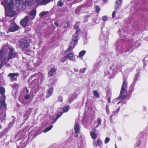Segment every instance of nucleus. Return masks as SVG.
<instances>
[{
  "instance_id": "obj_30",
  "label": "nucleus",
  "mask_w": 148,
  "mask_h": 148,
  "mask_svg": "<svg viewBox=\"0 0 148 148\" xmlns=\"http://www.w3.org/2000/svg\"><path fill=\"white\" fill-rule=\"evenodd\" d=\"M93 130H94L90 132V134L92 138L93 139H95L97 137V135L95 133V132L96 131V130L95 128L93 129Z\"/></svg>"
},
{
  "instance_id": "obj_56",
  "label": "nucleus",
  "mask_w": 148,
  "mask_h": 148,
  "mask_svg": "<svg viewBox=\"0 0 148 148\" xmlns=\"http://www.w3.org/2000/svg\"><path fill=\"white\" fill-rule=\"evenodd\" d=\"M30 97V95L28 94H27L25 97V99L26 100L29 99Z\"/></svg>"
},
{
  "instance_id": "obj_63",
  "label": "nucleus",
  "mask_w": 148,
  "mask_h": 148,
  "mask_svg": "<svg viewBox=\"0 0 148 148\" xmlns=\"http://www.w3.org/2000/svg\"><path fill=\"white\" fill-rule=\"evenodd\" d=\"M21 0H16V4H17L18 6L20 4L21 1Z\"/></svg>"
},
{
  "instance_id": "obj_53",
  "label": "nucleus",
  "mask_w": 148,
  "mask_h": 148,
  "mask_svg": "<svg viewBox=\"0 0 148 148\" xmlns=\"http://www.w3.org/2000/svg\"><path fill=\"white\" fill-rule=\"evenodd\" d=\"M90 17V15H86V16H85L84 17V21L86 22L88 21V18Z\"/></svg>"
},
{
  "instance_id": "obj_61",
  "label": "nucleus",
  "mask_w": 148,
  "mask_h": 148,
  "mask_svg": "<svg viewBox=\"0 0 148 148\" xmlns=\"http://www.w3.org/2000/svg\"><path fill=\"white\" fill-rule=\"evenodd\" d=\"M108 19L106 16H104L102 17V19L103 21H105L107 20Z\"/></svg>"
},
{
  "instance_id": "obj_8",
  "label": "nucleus",
  "mask_w": 148,
  "mask_h": 148,
  "mask_svg": "<svg viewBox=\"0 0 148 148\" xmlns=\"http://www.w3.org/2000/svg\"><path fill=\"white\" fill-rule=\"evenodd\" d=\"M1 3L4 6L5 8L13 7L14 5L13 0H4Z\"/></svg>"
},
{
  "instance_id": "obj_40",
  "label": "nucleus",
  "mask_w": 148,
  "mask_h": 148,
  "mask_svg": "<svg viewBox=\"0 0 148 148\" xmlns=\"http://www.w3.org/2000/svg\"><path fill=\"white\" fill-rule=\"evenodd\" d=\"M53 125H51L49 127H47L45 130L43 131L44 133H46L50 130L53 127Z\"/></svg>"
},
{
  "instance_id": "obj_6",
  "label": "nucleus",
  "mask_w": 148,
  "mask_h": 148,
  "mask_svg": "<svg viewBox=\"0 0 148 148\" xmlns=\"http://www.w3.org/2000/svg\"><path fill=\"white\" fill-rule=\"evenodd\" d=\"M19 43V46L22 50L27 48L30 45L28 40L24 39H21Z\"/></svg>"
},
{
  "instance_id": "obj_32",
  "label": "nucleus",
  "mask_w": 148,
  "mask_h": 148,
  "mask_svg": "<svg viewBox=\"0 0 148 148\" xmlns=\"http://www.w3.org/2000/svg\"><path fill=\"white\" fill-rule=\"evenodd\" d=\"M122 0H116V5L114 6V9H116L118 8L121 5Z\"/></svg>"
},
{
  "instance_id": "obj_49",
  "label": "nucleus",
  "mask_w": 148,
  "mask_h": 148,
  "mask_svg": "<svg viewBox=\"0 0 148 148\" xmlns=\"http://www.w3.org/2000/svg\"><path fill=\"white\" fill-rule=\"evenodd\" d=\"M95 9L96 12L97 13H99L100 11V9L99 7L98 6L96 5L95 7Z\"/></svg>"
},
{
  "instance_id": "obj_37",
  "label": "nucleus",
  "mask_w": 148,
  "mask_h": 148,
  "mask_svg": "<svg viewBox=\"0 0 148 148\" xmlns=\"http://www.w3.org/2000/svg\"><path fill=\"white\" fill-rule=\"evenodd\" d=\"M12 118H13V119H12V122H10V123L8 125V127L9 128H10V127H12V126L14 123L15 122V118L14 117V116H12Z\"/></svg>"
},
{
  "instance_id": "obj_38",
  "label": "nucleus",
  "mask_w": 148,
  "mask_h": 148,
  "mask_svg": "<svg viewBox=\"0 0 148 148\" xmlns=\"http://www.w3.org/2000/svg\"><path fill=\"white\" fill-rule=\"evenodd\" d=\"M1 104L3 107H6V105L5 103V99L3 98L0 99V104Z\"/></svg>"
},
{
  "instance_id": "obj_27",
  "label": "nucleus",
  "mask_w": 148,
  "mask_h": 148,
  "mask_svg": "<svg viewBox=\"0 0 148 148\" xmlns=\"http://www.w3.org/2000/svg\"><path fill=\"white\" fill-rule=\"evenodd\" d=\"M80 127L79 123H76L74 125V130L75 131V133L76 134L78 133L79 132Z\"/></svg>"
},
{
  "instance_id": "obj_52",
  "label": "nucleus",
  "mask_w": 148,
  "mask_h": 148,
  "mask_svg": "<svg viewBox=\"0 0 148 148\" xmlns=\"http://www.w3.org/2000/svg\"><path fill=\"white\" fill-rule=\"evenodd\" d=\"M58 101L60 102H62L63 101V97L62 96L59 95L58 98Z\"/></svg>"
},
{
  "instance_id": "obj_2",
  "label": "nucleus",
  "mask_w": 148,
  "mask_h": 148,
  "mask_svg": "<svg viewBox=\"0 0 148 148\" xmlns=\"http://www.w3.org/2000/svg\"><path fill=\"white\" fill-rule=\"evenodd\" d=\"M123 82L119 96L114 100V101L120 100H124L125 99L127 100H129L131 98L132 94L134 89V86L131 84L129 89L127 90V82L126 77H123Z\"/></svg>"
},
{
  "instance_id": "obj_45",
  "label": "nucleus",
  "mask_w": 148,
  "mask_h": 148,
  "mask_svg": "<svg viewBox=\"0 0 148 148\" xmlns=\"http://www.w3.org/2000/svg\"><path fill=\"white\" fill-rule=\"evenodd\" d=\"M49 82H50V84L49 86H50V85H54L55 83L56 80L55 79H50Z\"/></svg>"
},
{
  "instance_id": "obj_50",
  "label": "nucleus",
  "mask_w": 148,
  "mask_h": 148,
  "mask_svg": "<svg viewBox=\"0 0 148 148\" xmlns=\"http://www.w3.org/2000/svg\"><path fill=\"white\" fill-rule=\"evenodd\" d=\"M67 58L66 55L62 58L61 61L62 62H64L67 60Z\"/></svg>"
},
{
  "instance_id": "obj_33",
  "label": "nucleus",
  "mask_w": 148,
  "mask_h": 148,
  "mask_svg": "<svg viewBox=\"0 0 148 148\" xmlns=\"http://www.w3.org/2000/svg\"><path fill=\"white\" fill-rule=\"evenodd\" d=\"M49 13V12L48 11L42 12L40 13L39 15L40 18H42L48 14Z\"/></svg>"
},
{
  "instance_id": "obj_42",
  "label": "nucleus",
  "mask_w": 148,
  "mask_h": 148,
  "mask_svg": "<svg viewBox=\"0 0 148 148\" xmlns=\"http://www.w3.org/2000/svg\"><path fill=\"white\" fill-rule=\"evenodd\" d=\"M5 92V88L3 87L0 86V94L4 95Z\"/></svg>"
},
{
  "instance_id": "obj_14",
  "label": "nucleus",
  "mask_w": 148,
  "mask_h": 148,
  "mask_svg": "<svg viewBox=\"0 0 148 148\" xmlns=\"http://www.w3.org/2000/svg\"><path fill=\"white\" fill-rule=\"evenodd\" d=\"M86 9V7L83 5H80L75 10V13L77 15H80V12L83 13V10Z\"/></svg>"
},
{
  "instance_id": "obj_35",
  "label": "nucleus",
  "mask_w": 148,
  "mask_h": 148,
  "mask_svg": "<svg viewBox=\"0 0 148 148\" xmlns=\"http://www.w3.org/2000/svg\"><path fill=\"white\" fill-rule=\"evenodd\" d=\"M143 62L144 63L143 68H144L145 66H146V64H148V56H147L144 57L143 60Z\"/></svg>"
},
{
  "instance_id": "obj_39",
  "label": "nucleus",
  "mask_w": 148,
  "mask_h": 148,
  "mask_svg": "<svg viewBox=\"0 0 148 148\" xmlns=\"http://www.w3.org/2000/svg\"><path fill=\"white\" fill-rule=\"evenodd\" d=\"M29 113L27 111L24 114L23 116L25 118L24 120H27L29 118Z\"/></svg>"
},
{
  "instance_id": "obj_48",
  "label": "nucleus",
  "mask_w": 148,
  "mask_h": 148,
  "mask_svg": "<svg viewBox=\"0 0 148 148\" xmlns=\"http://www.w3.org/2000/svg\"><path fill=\"white\" fill-rule=\"evenodd\" d=\"M120 110V108H119L117 109L116 110H114L113 111L112 114L113 115H116L118 112H119Z\"/></svg>"
},
{
  "instance_id": "obj_55",
  "label": "nucleus",
  "mask_w": 148,
  "mask_h": 148,
  "mask_svg": "<svg viewBox=\"0 0 148 148\" xmlns=\"http://www.w3.org/2000/svg\"><path fill=\"white\" fill-rule=\"evenodd\" d=\"M97 144L99 146V147H100V145L102 143V141L101 140H100L99 139H98L97 140Z\"/></svg>"
},
{
  "instance_id": "obj_7",
  "label": "nucleus",
  "mask_w": 148,
  "mask_h": 148,
  "mask_svg": "<svg viewBox=\"0 0 148 148\" xmlns=\"http://www.w3.org/2000/svg\"><path fill=\"white\" fill-rule=\"evenodd\" d=\"M108 36V34L107 32H102V33L99 37V39L100 41L107 43L109 40Z\"/></svg>"
},
{
  "instance_id": "obj_26",
  "label": "nucleus",
  "mask_w": 148,
  "mask_h": 148,
  "mask_svg": "<svg viewBox=\"0 0 148 148\" xmlns=\"http://www.w3.org/2000/svg\"><path fill=\"white\" fill-rule=\"evenodd\" d=\"M26 143L24 142V140H22L20 142L19 145L17 146L16 148H24L26 147Z\"/></svg>"
},
{
  "instance_id": "obj_3",
  "label": "nucleus",
  "mask_w": 148,
  "mask_h": 148,
  "mask_svg": "<svg viewBox=\"0 0 148 148\" xmlns=\"http://www.w3.org/2000/svg\"><path fill=\"white\" fill-rule=\"evenodd\" d=\"M44 76L42 74L38 73L32 75L28 79V82L29 84L35 85L36 83L42 82L44 80Z\"/></svg>"
},
{
  "instance_id": "obj_41",
  "label": "nucleus",
  "mask_w": 148,
  "mask_h": 148,
  "mask_svg": "<svg viewBox=\"0 0 148 148\" xmlns=\"http://www.w3.org/2000/svg\"><path fill=\"white\" fill-rule=\"evenodd\" d=\"M86 51L84 50H83L80 52L79 53V57H82L86 53Z\"/></svg>"
},
{
  "instance_id": "obj_15",
  "label": "nucleus",
  "mask_w": 148,
  "mask_h": 148,
  "mask_svg": "<svg viewBox=\"0 0 148 148\" xmlns=\"http://www.w3.org/2000/svg\"><path fill=\"white\" fill-rule=\"evenodd\" d=\"M102 59L99 57L97 59V61L94 65V69L95 71L98 70L101 64Z\"/></svg>"
},
{
  "instance_id": "obj_10",
  "label": "nucleus",
  "mask_w": 148,
  "mask_h": 148,
  "mask_svg": "<svg viewBox=\"0 0 148 148\" xmlns=\"http://www.w3.org/2000/svg\"><path fill=\"white\" fill-rule=\"evenodd\" d=\"M19 29V26L14 22L11 23L9 28L8 29V32H14L18 31Z\"/></svg>"
},
{
  "instance_id": "obj_29",
  "label": "nucleus",
  "mask_w": 148,
  "mask_h": 148,
  "mask_svg": "<svg viewBox=\"0 0 148 148\" xmlns=\"http://www.w3.org/2000/svg\"><path fill=\"white\" fill-rule=\"evenodd\" d=\"M23 52L25 54L28 56H32V53H33V51L30 49H27L25 50H23Z\"/></svg>"
},
{
  "instance_id": "obj_17",
  "label": "nucleus",
  "mask_w": 148,
  "mask_h": 148,
  "mask_svg": "<svg viewBox=\"0 0 148 148\" xmlns=\"http://www.w3.org/2000/svg\"><path fill=\"white\" fill-rule=\"evenodd\" d=\"M14 50L15 49L13 48H12L10 49L9 55V59L15 58L17 55V53L15 52Z\"/></svg>"
},
{
  "instance_id": "obj_12",
  "label": "nucleus",
  "mask_w": 148,
  "mask_h": 148,
  "mask_svg": "<svg viewBox=\"0 0 148 148\" xmlns=\"http://www.w3.org/2000/svg\"><path fill=\"white\" fill-rule=\"evenodd\" d=\"M29 20V16H26L25 17L20 21V24L23 27H25L27 26V23Z\"/></svg>"
},
{
  "instance_id": "obj_21",
  "label": "nucleus",
  "mask_w": 148,
  "mask_h": 148,
  "mask_svg": "<svg viewBox=\"0 0 148 148\" xmlns=\"http://www.w3.org/2000/svg\"><path fill=\"white\" fill-rule=\"evenodd\" d=\"M49 88L47 91V94L46 96V98H48L51 96L53 93V87L49 86Z\"/></svg>"
},
{
  "instance_id": "obj_46",
  "label": "nucleus",
  "mask_w": 148,
  "mask_h": 148,
  "mask_svg": "<svg viewBox=\"0 0 148 148\" xmlns=\"http://www.w3.org/2000/svg\"><path fill=\"white\" fill-rule=\"evenodd\" d=\"M93 92L94 95L97 98H99V93L97 91L94 90L93 91Z\"/></svg>"
},
{
  "instance_id": "obj_16",
  "label": "nucleus",
  "mask_w": 148,
  "mask_h": 148,
  "mask_svg": "<svg viewBox=\"0 0 148 148\" xmlns=\"http://www.w3.org/2000/svg\"><path fill=\"white\" fill-rule=\"evenodd\" d=\"M140 69H137L136 70L138 72L136 73L134 75V82L132 84V85L135 86L136 83V81L139 79V77L140 76Z\"/></svg>"
},
{
  "instance_id": "obj_64",
  "label": "nucleus",
  "mask_w": 148,
  "mask_h": 148,
  "mask_svg": "<svg viewBox=\"0 0 148 148\" xmlns=\"http://www.w3.org/2000/svg\"><path fill=\"white\" fill-rule=\"evenodd\" d=\"M49 123H47V122L46 121H45L44 122H43L42 124V126H45L47 125Z\"/></svg>"
},
{
  "instance_id": "obj_11",
  "label": "nucleus",
  "mask_w": 148,
  "mask_h": 148,
  "mask_svg": "<svg viewBox=\"0 0 148 148\" xmlns=\"http://www.w3.org/2000/svg\"><path fill=\"white\" fill-rule=\"evenodd\" d=\"M25 135V132L23 131H19L15 137V140L16 141H18L23 138Z\"/></svg>"
},
{
  "instance_id": "obj_54",
  "label": "nucleus",
  "mask_w": 148,
  "mask_h": 148,
  "mask_svg": "<svg viewBox=\"0 0 148 148\" xmlns=\"http://www.w3.org/2000/svg\"><path fill=\"white\" fill-rule=\"evenodd\" d=\"M25 1L29 5H31L32 3V0H26Z\"/></svg>"
},
{
  "instance_id": "obj_1",
  "label": "nucleus",
  "mask_w": 148,
  "mask_h": 148,
  "mask_svg": "<svg viewBox=\"0 0 148 148\" xmlns=\"http://www.w3.org/2000/svg\"><path fill=\"white\" fill-rule=\"evenodd\" d=\"M127 29V27L124 26L119 30L118 34L121 35V38L116 40L115 43V49L118 55L119 54L127 55L129 51H133L139 46L138 41H134L132 38L129 39L127 36L125 35Z\"/></svg>"
},
{
  "instance_id": "obj_9",
  "label": "nucleus",
  "mask_w": 148,
  "mask_h": 148,
  "mask_svg": "<svg viewBox=\"0 0 148 148\" xmlns=\"http://www.w3.org/2000/svg\"><path fill=\"white\" fill-rule=\"evenodd\" d=\"M5 14L6 16L13 17L15 15V12L13 10V7L5 8Z\"/></svg>"
},
{
  "instance_id": "obj_59",
  "label": "nucleus",
  "mask_w": 148,
  "mask_h": 148,
  "mask_svg": "<svg viewBox=\"0 0 148 148\" xmlns=\"http://www.w3.org/2000/svg\"><path fill=\"white\" fill-rule=\"evenodd\" d=\"M110 138L107 137L105 140V144H107V143L110 140Z\"/></svg>"
},
{
  "instance_id": "obj_36",
  "label": "nucleus",
  "mask_w": 148,
  "mask_h": 148,
  "mask_svg": "<svg viewBox=\"0 0 148 148\" xmlns=\"http://www.w3.org/2000/svg\"><path fill=\"white\" fill-rule=\"evenodd\" d=\"M42 62V59L41 58H38L37 60V62L34 63V65L36 66H39Z\"/></svg>"
},
{
  "instance_id": "obj_60",
  "label": "nucleus",
  "mask_w": 148,
  "mask_h": 148,
  "mask_svg": "<svg viewBox=\"0 0 148 148\" xmlns=\"http://www.w3.org/2000/svg\"><path fill=\"white\" fill-rule=\"evenodd\" d=\"M5 116H2L0 118V122L1 123H2L5 119V116H6V114H5Z\"/></svg>"
},
{
  "instance_id": "obj_24",
  "label": "nucleus",
  "mask_w": 148,
  "mask_h": 148,
  "mask_svg": "<svg viewBox=\"0 0 148 148\" xmlns=\"http://www.w3.org/2000/svg\"><path fill=\"white\" fill-rule=\"evenodd\" d=\"M56 69L55 68H51L48 72V75L49 77H51L54 75V73L56 72Z\"/></svg>"
},
{
  "instance_id": "obj_58",
  "label": "nucleus",
  "mask_w": 148,
  "mask_h": 148,
  "mask_svg": "<svg viewBox=\"0 0 148 148\" xmlns=\"http://www.w3.org/2000/svg\"><path fill=\"white\" fill-rule=\"evenodd\" d=\"M105 75H108L110 73V72L107 69H106L104 71Z\"/></svg>"
},
{
  "instance_id": "obj_62",
  "label": "nucleus",
  "mask_w": 148,
  "mask_h": 148,
  "mask_svg": "<svg viewBox=\"0 0 148 148\" xmlns=\"http://www.w3.org/2000/svg\"><path fill=\"white\" fill-rule=\"evenodd\" d=\"M106 113L107 114H108L109 112V108L108 106L107 105L106 106Z\"/></svg>"
},
{
  "instance_id": "obj_31",
  "label": "nucleus",
  "mask_w": 148,
  "mask_h": 148,
  "mask_svg": "<svg viewBox=\"0 0 148 148\" xmlns=\"http://www.w3.org/2000/svg\"><path fill=\"white\" fill-rule=\"evenodd\" d=\"M80 32V30L79 29H77L75 32V34H74L73 35V37L76 39H78V36Z\"/></svg>"
},
{
  "instance_id": "obj_51",
  "label": "nucleus",
  "mask_w": 148,
  "mask_h": 148,
  "mask_svg": "<svg viewBox=\"0 0 148 148\" xmlns=\"http://www.w3.org/2000/svg\"><path fill=\"white\" fill-rule=\"evenodd\" d=\"M70 24V21H67L65 23L64 25V27L65 28H67Z\"/></svg>"
},
{
  "instance_id": "obj_5",
  "label": "nucleus",
  "mask_w": 148,
  "mask_h": 148,
  "mask_svg": "<svg viewBox=\"0 0 148 148\" xmlns=\"http://www.w3.org/2000/svg\"><path fill=\"white\" fill-rule=\"evenodd\" d=\"M79 39H76L72 37V40L71 41L69 45V47L65 51V53L72 50L77 43Z\"/></svg>"
},
{
  "instance_id": "obj_23",
  "label": "nucleus",
  "mask_w": 148,
  "mask_h": 148,
  "mask_svg": "<svg viewBox=\"0 0 148 148\" xmlns=\"http://www.w3.org/2000/svg\"><path fill=\"white\" fill-rule=\"evenodd\" d=\"M77 95L76 92H75L72 95H71L69 97V101L70 103H71L74 100L77 98Z\"/></svg>"
},
{
  "instance_id": "obj_19",
  "label": "nucleus",
  "mask_w": 148,
  "mask_h": 148,
  "mask_svg": "<svg viewBox=\"0 0 148 148\" xmlns=\"http://www.w3.org/2000/svg\"><path fill=\"white\" fill-rule=\"evenodd\" d=\"M36 14V9H33L32 10L28 13V15L30 16L29 17L30 20H33L35 17Z\"/></svg>"
},
{
  "instance_id": "obj_43",
  "label": "nucleus",
  "mask_w": 148,
  "mask_h": 148,
  "mask_svg": "<svg viewBox=\"0 0 148 148\" xmlns=\"http://www.w3.org/2000/svg\"><path fill=\"white\" fill-rule=\"evenodd\" d=\"M141 143V141L140 140H137L136 142V143L135 145V148L136 147H138L139 146V145Z\"/></svg>"
},
{
  "instance_id": "obj_18",
  "label": "nucleus",
  "mask_w": 148,
  "mask_h": 148,
  "mask_svg": "<svg viewBox=\"0 0 148 148\" xmlns=\"http://www.w3.org/2000/svg\"><path fill=\"white\" fill-rule=\"evenodd\" d=\"M114 64V63L112 64L111 66L110 67V70L112 72L113 74H114L117 71L118 68L121 66L120 64H118L115 66Z\"/></svg>"
},
{
  "instance_id": "obj_4",
  "label": "nucleus",
  "mask_w": 148,
  "mask_h": 148,
  "mask_svg": "<svg viewBox=\"0 0 148 148\" xmlns=\"http://www.w3.org/2000/svg\"><path fill=\"white\" fill-rule=\"evenodd\" d=\"M3 49V48L0 50V60H3L0 64V69H1L2 67L4 66H5L6 67L10 66V64L7 63L8 61V60L4 56Z\"/></svg>"
},
{
  "instance_id": "obj_13",
  "label": "nucleus",
  "mask_w": 148,
  "mask_h": 148,
  "mask_svg": "<svg viewBox=\"0 0 148 148\" xmlns=\"http://www.w3.org/2000/svg\"><path fill=\"white\" fill-rule=\"evenodd\" d=\"M19 75V74L17 73H11L8 74V76L10 77V79L12 81H16L17 79V77Z\"/></svg>"
},
{
  "instance_id": "obj_47",
  "label": "nucleus",
  "mask_w": 148,
  "mask_h": 148,
  "mask_svg": "<svg viewBox=\"0 0 148 148\" xmlns=\"http://www.w3.org/2000/svg\"><path fill=\"white\" fill-rule=\"evenodd\" d=\"M97 122L98 125H100L102 122V119L101 118H98L97 120Z\"/></svg>"
},
{
  "instance_id": "obj_44",
  "label": "nucleus",
  "mask_w": 148,
  "mask_h": 148,
  "mask_svg": "<svg viewBox=\"0 0 148 148\" xmlns=\"http://www.w3.org/2000/svg\"><path fill=\"white\" fill-rule=\"evenodd\" d=\"M57 5L59 7H61L64 5V2H63L61 0H60L57 2Z\"/></svg>"
},
{
  "instance_id": "obj_25",
  "label": "nucleus",
  "mask_w": 148,
  "mask_h": 148,
  "mask_svg": "<svg viewBox=\"0 0 148 148\" xmlns=\"http://www.w3.org/2000/svg\"><path fill=\"white\" fill-rule=\"evenodd\" d=\"M67 58L69 60L74 61L75 59V58L73 52H71L66 55Z\"/></svg>"
},
{
  "instance_id": "obj_22",
  "label": "nucleus",
  "mask_w": 148,
  "mask_h": 148,
  "mask_svg": "<svg viewBox=\"0 0 148 148\" xmlns=\"http://www.w3.org/2000/svg\"><path fill=\"white\" fill-rule=\"evenodd\" d=\"M63 113V112H60L58 113L56 115V118H54L53 121L52 122L51 121L50 123L51 125H52L55 123L56 121L57 120L61 117Z\"/></svg>"
},
{
  "instance_id": "obj_20",
  "label": "nucleus",
  "mask_w": 148,
  "mask_h": 148,
  "mask_svg": "<svg viewBox=\"0 0 148 148\" xmlns=\"http://www.w3.org/2000/svg\"><path fill=\"white\" fill-rule=\"evenodd\" d=\"M36 2L41 5H45L50 2L49 0H35Z\"/></svg>"
},
{
  "instance_id": "obj_34",
  "label": "nucleus",
  "mask_w": 148,
  "mask_h": 148,
  "mask_svg": "<svg viewBox=\"0 0 148 148\" xmlns=\"http://www.w3.org/2000/svg\"><path fill=\"white\" fill-rule=\"evenodd\" d=\"M70 109V106H69L67 105L64 107L62 109L63 112H67Z\"/></svg>"
},
{
  "instance_id": "obj_57",
  "label": "nucleus",
  "mask_w": 148,
  "mask_h": 148,
  "mask_svg": "<svg viewBox=\"0 0 148 148\" xmlns=\"http://www.w3.org/2000/svg\"><path fill=\"white\" fill-rule=\"evenodd\" d=\"M86 70V68H84L80 69V73H84Z\"/></svg>"
},
{
  "instance_id": "obj_28",
  "label": "nucleus",
  "mask_w": 148,
  "mask_h": 148,
  "mask_svg": "<svg viewBox=\"0 0 148 148\" xmlns=\"http://www.w3.org/2000/svg\"><path fill=\"white\" fill-rule=\"evenodd\" d=\"M37 130L34 133L33 135V138H35L38 134H39L41 132V129L39 127L37 128Z\"/></svg>"
}]
</instances>
